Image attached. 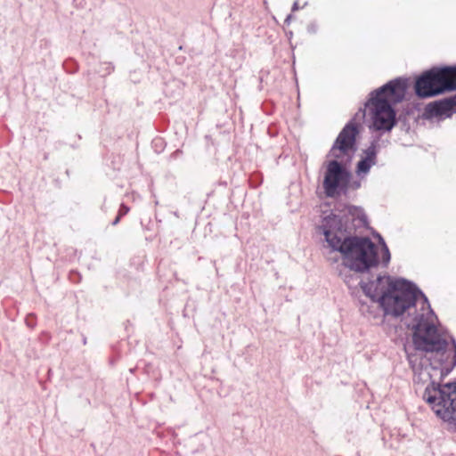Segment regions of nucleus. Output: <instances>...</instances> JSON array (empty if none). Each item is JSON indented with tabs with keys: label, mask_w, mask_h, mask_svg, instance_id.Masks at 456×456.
I'll use <instances>...</instances> for the list:
<instances>
[{
	"label": "nucleus",
	"mask_w": 456,
	"mask_h": 456,
	"mask_svg": "<svg viewBox=\"0 0 456 456\" xmlns=\"http://www.w3.org/2000/svg\"><path fill=\"white\" fill-rule=\"evenodd\" d=\"M456 107V95L429 103L426 108L428 117H450Z\"/></svg>",
	"instance_id": "nucleus-6"
},
{
	"label": "nucleus",
	"mask_w": 456,
	"mask_h": 456,
	"mask_svg": "<svg viewBox=\"0 0 456 456\" xmlns=\"http://www.w3.org/2000/svg\"><path fill=\"white\" fill-rule=\"evenodd\" d=\"M128 211H129V208L125 206L124 204H122L120 206V208H119V211H118V215L120 216H123L126 215L128 213Z\"/></svg>",
	"instance_id": "nucleus-10"
},
{
	"label": "nucleus",
	"mask_w": 456,
	"mask_h": 456,
	"mask_svg": "<svg viewBox=\"0 0 456 456\" xmlns=\"http://www.w3.org/2000/svg\"><path fill=\"white\" fill-rule=\"evenodd\" d=\"M121 216L119 215H118V216L114 219V221L112 222V224L113 225H116L118 224L119 220H120Z\"/></svg>",
	"instance_id": "nucleus-12"
},
{
	"label": "nucleus",
	"mask_w": 456,
	"mask_h": 456,
	"mask_svg": "<svg viewBox=\"0 0 456 456\" xmlns=\"http://www.w3.org/2000/svg\"><path fill=\"white\" fill-rule=\"evenodd\" d=\"M358 133L357 125L351 120L339 133L327 155L331 159L326 160L322 165V186L328 197L333 198L348 187L350 173L344 164L352 159L356 151L355 140Z\"/></svg>",
	"instance_id": "nucleus-3"
},
{
	"label": "nucleus",
	"mask_w": 456,
	"mask_h": 456,
	"mask_svg": "<svg viewBox=\"0 0 456 456\" xmlns=\"http://www.w3.org/2000/svg\"><path fill=\"white\" fill-rule=\"evenodd\" d=\"M299 5H298V2L296 1L294 4H293V6H292V12H296L297 10H299Z\"/></svg>",
	"instance_id": "nucleus-11"
},
{
	"label": "nucleus",
	"mask_w": 456,
	"mask_h": 456,
	"mask_svg": "<svg viewBox=\"0 0 456 456\" xmlns=\"http://www.w3.org/2000/svg\"><path fill=\"white\" fill-rule=\"evenodd\" d=\"M351 279H352V278L347 279V277H346V278L345 279V281H346V283L350 284V281H351Z\"/></svg>",
	"instance_id": "nucleus-13"
},
{
	"label": "nucleus",
	"mask_w": 456,
	"mask_h": 456,
	"mask_svg": "<svg viewBox=\"0 0 456 456\" xmlns=\"http://www.w3.org/2000/svg\"><path fill=\"white\" fill-rule=\"evenodd\" d=\"M405 91V81L396 78L370 94L363 113L370 120V130L381 133L392 130L396 123L395 111L392 104L400 102L404 97Z\"/></svg>",
	"instance_id": "nucleus-4"
},
{
	"label": "nucleus",
	"mask_w": 456,
	"mask_h": 456,
	"mask_svg": "<svg viewBox=\"0 0 456 456\" xmlns=\"http://www.w3.org/2000/svg\"><path fill=\"white\" fill-rule=\"evenodd\" d=\"M366 224L367 217L362 208L348 206L343 216L330 215L318 227L327 248L332 252H339L343 265L356 273L365 272L379 263L377 247L369 238L350 236Z\"/></svg>",
	"instance_id": "nucleus-2"
},
{
	"label": "nucleus",
	"mask_w": 456,
	"mask_h": 456,
	"mask_svg": "<svg viewBox=\"0 0 456 456\" xmlns=\"http://www.w3.org/2000/svg\"><path fill=\"white\" fill-rule=\"evenodd\" d=\"M377 141H374L363 151L362 159L358 162L356 172L358 175H366L370 167L376 164Z\"/></svg>",
	"instance_id": "nucleus-7"
},
{
	"label": "nucleus",
	"mask_w": 456,
	"mask_h": 456,
	"mask_svg": "<svg viewBox=\"0 0 456 456\" xmlns=\"http://www.w3.org/2000/svg\"><path fill=\"white\" fill-rule=\"evenodd\" d=\"M444 77L445 90H456V66L442 68Z\"/></svg>",
	"instance_id": "nucleus-8"
},
{
	"label": "nucleus",
	"mask_w": 456,
	"mask_h": 456,
	"mask_svg": "<svg viewBox=\"0 0 456 456\" xmlns=\"http://www.w3.org/2000/svg\"><path fill=\"white\" fill-rule=\"evenodd\" d=\"M390 261V252L388 250V248L387 247V245L385 244V242H383V248H382V262L385 264V265H387Z\"/></svg>",
	"instance_id": "nucleus-9"
},
{
	"label": "nucleus",
	"mask_w": 456,
	"mask_h": 456,
	"mask_svg": "<svg viewBox=\"0 0 456 456\" xmlns=\"http://www.w3.org/2000/svg\"><path fill=\"white\" fill-rule=\"evenodd\" d=\"M371 305L362 306L363 313L378 317L380 309L385 315H412L407 326L413 330V344L419 351L430 353L429 363L416 373L419 381L430 384L425 388L423 399L430 404L436 416L456 426V382L440 386L437 380L447 376L456 366V343L436 325V316L427 297L411 282L391 276H379L370 282H359Z\"/></svg>",
	"instance_id": "nucleus-1"
},
{
	"label": "nucleus",
	"mask_w": 456,
	"mask_h": 456,
	"mask_svg": "<svg viewBox=\"0 0 456 456\" xmlns=\"http://www.w3.org/2000/svg\"><path fill=\"white\" fill-rule=\"evenodd\" d=\"M418 96L427 98L445 92L444 77L442 68H434L419 77L415 84Z\"/></svg>",
	"instance_id": "nucleus-5"
}]
</instances>
